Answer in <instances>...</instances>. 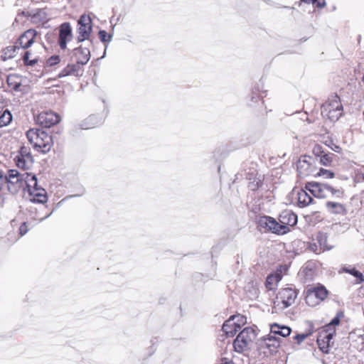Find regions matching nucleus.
<instances>
[{"mask_svg":"<svg viewBox=\"0 0 364 364\" xmlns=\"http://www.w3.org/2000/svg\"><path fill=\"white\" fill-rule=\"evenodd\" d=\"M222 330L227 336L232 337L240 330V324L234 321V317H230V318L223 323Z\"/></svg>","mask_w":364,"mask_h":364,"instance_id":"nucleus-21","label":"nucleus"},{"mask_svg":"<svg viewBox=\"0 0 364 364\" xmlns=\"http://www.w3.org/2000/svg\"><path fill=\"white\" fill-rule=\"evenodd\" d=\"M314 176H322L324 178H332L334 177L335 174L333 172H332L329 170L321 168L319 169L318 172H317L316 173H314Z\"/></svg>","mask_w":364,"mask_h":364,"instance_id":"nucleus-35","label":"nucleus"},{"mask_svg":"<svg viewBox=\"0 0 364 364\" xmlns=\"http://www.w3.org/2000/svg\"><path fill=\"white\" fill-rule=\"evenodd\" d=\"M6 175H4V172L0 170V191H3L6 188Z\"/></svg>","mask_w":364,"mask_h":364,"instance_id":"nucleus-39","label":"nucleus"},{"mask_svg":"<svg viewBox=\"0 0 364 364\" xmlns=\"http://www.w3.org/2000/svg\"><path fill=\"white\" fill-rule=\"evenodd\" d=\"M309 248L316 254H320L326 250H330L332 247L327 245V236L325 233L318 232L316 238L309 243Z\"/></svg>","mask_w":364,"mask_h":364,"instance_id":"nucleus-14","label":"nucleus"},{"mask_svg":"<svg viewBox=\"0 0 364 364\" xmlns=\"http://www.w3.org/2000/svg\"><path fill=\"white\" fill-rule=\"evenodd\" d=\"M33 162V156L30 151L26 147H22L19 155L16 158L17 166L23 169H28L32 166Z\"/></svg>","mask_w":364,"mask_h":364,"instance_id":"nucleus-17","label":"nucleus"},{"mask_svg":"<svg viewBox=\"0 0 364 364\" xmlns=\"http://www.w3.org/2000/svg\"><path fill=\"white\" fill-rule=\"evenodd\" d=\"M258 227L260 230L269 231L277 235H284L287 230V228L279 225L274 218L269 216L260 217L258 220Z\"/></svg>","mask_w":364,"mask_h":364,"instance_id":"nucleus-9","label":"nucleus"},{"mask_svg":"<svg viewBox=\"0 0 364 364\" xmlns=\"http://www.w3.org/2000/svg\"><path fill=\"white\" fill-rule=\"evenodd\" d=\"M298 205L299 207H306L313 202V198L306 192V190H301L298 192Z\"/></svg>","mask_w":364,"mask_h":364,"instance_id":"nucleus-26","label":"nucleus"},{"mask_svg":"<svg viewBox=\"0 0 364 364\" xmlns=\"http://www.w3.org/2000/svg\"><path fill=\"white\" fill-rule=\"evenodd\" d=\"M34 174L26 172L20 173L17 170L8 171L6 175V189L11 194L17 193L23 185H26V181Z\"/></svg>","mask_w":364,"mask_h":364,"instance_id":"nucleus-3","label":"nucleus"},{"mask_svg":"<svg viewBox=\"0 0 364 364\" xmlns=\"http://www.w3.org/2000/svg\"><path fill=\"white\" fill-rule=\"evenodd\" d=\"M313 159L311 156H304L297 161V171L300 177L304 178L310 175H314L315 166L312 164Z\"/></svg>","mask_w":364,"mask_h":364,"instance_id":"nucleus-12","label":"nucleus"},{"mask_svg":"<svg viewBox=\"0 0 364 364\" xmlns=\"http://www.w3.org/2000/svg\"><path fill=\"white\" fill-rule=\"evenodd\" d=\"M73 38L72 28L70 24H60L59 27V34L58 43L61 50H65L67 45Z\"/></svg>","mask_w":364,"mask_h":364,"instance_id":"nucleus-15","label":"nucleus"},{"mask_svg":"<svg viewBox=\"0 0 364 364\" xmlns=\"http://www.w3.org/2000/svg\"><path fill=\"white\" fill-rule=\"evenodd\" d=\"M258 188V183H257V185H253V186H251V188H252V190H255V189H256V188Z\"/></svg>","mask_w":364,"mask_h":364,"instance_id":"nucleus-49","label":"nucleus"},{"mask_svg":"<svg viewBox=\"0 0 364 364\" xmlns=\"http://www.w3.org/2000/svg\"><path fill=\"white\" fill-rule=\"evenodd\" d=\"M255 338V333L251 327H246L240 332L234 341L233 346L237 352L241 353L246 350L250 343Z\"/></svg>","mask_w":364,"mask_h":364,"instance_id":"nucleus-8","label":"nucleus"},{"mask_svg":"<svg viewBox=\"0 0 364 364\" xmlns=\"http://www.w3.org/2000/svg\"><path fill=\"white\" fill-rule=\"evenodd\" d=\"M83 70L80 65L75 62L68 63L67 65L63 68L58 73V77L59 78L65 77L68 76H81L82 75Z\"/></svg>","mask_w":364,"mask_h":364,"instance_id":"nucleus-19","label":"nucleus"},{"mask_svg":"<svg viewBox=\"0 0 364 364\" xmlns=\"http://www.w3.org/2000/svg\"><path fill=\"white\" fill-rule=\"evenodd\" d=\"M342 271L348 273L356 278V284H361L364 282L363 274L354 267H343Z\"/></svg>","mask_w":364,"mask_h":364,"instance_id":"nucleus-28","label":"nucleus"},{"mask_svg":"<svg viewBox=\"0 0 364 364\" xmlns=\"http://www.w3.org/2000/svg\"><path fill=\"white\" fill-rule=\"evenodd\" d=\"M28 141L33 147L43 154L48 152L53 145L52 136L46 131L32 128L26 132Z\"/></svg>","mask_w":364,"mask_h":364,"instance_id":"nucleus-1","label":"nucleus"},{"mask_svg":"<svg viewBox=\"0 0 364 364\" xmlns=\"http://www.w3.org/2000/svg\"><path fill=\"white\" fill-rule=\"evenodd\" d=\"M231 317H234V321L237 322V323H240V326L242 324H244L246 321V318L243 316L237 315V316H232Z\"/></svg>","mask_w":364,"mask_h":364,"instance_id":"nucleus-43","label":"nucleus"},{"mask_svg":"<svg viewBox=\"0 0 364 364\" xmlns=\"http://www.w3.org/2000/svg\"><path fill=\"white\" fill-rule=\"evenodd\" d=\"M327 210L335 215L344 214L346 213V208L344 205L340 203L328 201L326 203Z\"/></svg>","mask_w":364,"mask_h":364,"instance_id":"nucleus-24","label":"nucleus"},{"mask_svg":"<svg viewBox=\"0 0 364 364\" xmlns=\"http://www.w3.org/2000/svg\"><path fill=\"white\" fill-rule=\"evenodd\" d=\"M19 48L18 46L14 45L7 46L1 51V58L2 60L6 61L14 58L16 55V50H19Z\"/></svg>","mask_w":364,"mask_h":364,"instance_id":"nucleus-27","label":"nucleus"},{"mask_svg":"<svg viewBox=\"0 0 364 364\" xmlns=\"http://www.w3.org/2000/svg\"><path fill=\"white\" fill-rule=\"evenodd\" d=\"M3 109H4L3 102L1 101H0V114L2 112Z\"/></svg>","mask_w":364,"mask_h":364,"instance_id":"nucleus-47","label":"nucleus"},{"mask_svg":"<svg viewBox=\"0 0 364 364\" xmlns=\"http://www.w3.org/2000/svg\"><path fill=\"white\" fill-rule=\"evenodd\" d=\"M71 60L81 67L86 65L90 58V51L88 48L80 46L73 49L70 53Z\"/></svg>","mask_w":364,"mask_h":364,"instance_id":"nucleus-13","label":"nucleus"},{"mask_svg":"<svg viewBox=\"0 0 364 364\" xmlns=\"http://www.w3.org/2000/svg\"><path fill=\"white\" fill-rule=\"evenodd\" d=\"M263 345L267 348L270 352H274L279 347L280 341L277 337L269 334L264 338Z\"/></svg>","mask_w":364,"mask_h":364,"instance_id":"nucleus-23","label":"nucleus"},{"mask_svg":"<svg viewBox=\"0 0 364 364\" xmlns=\"http://www.w3.org/2000/svg\"><path fill=\"white\" fill-rule=\"evenodd\" d=\"M274 279V276H268L267 278V284H270Z\"/></svg>","mask_w":364,"mask_h":364,"instance_id":"nucleus-44","label":"nucleus"},{"mask_svg":"<svg viewBox=\"0 0 364 364\" xmlns=\"http://www.w3.org/2000/svg\"><path fill=\"white\" fill-rule=\"evenodd\" d=\"M60 62V57L59 55H52L46 60V65L47 66H54L58 65Z\"/></svg>","mask_w":364,"mask_h":364,"instance_id":"nucleus-38","label":"nucleus"},{"mask_svg":"<svg viewBox=\"0 0 364 364\" xmlns=\"http://www.w3.org/2000/svg\"><path fill=\"white\" fill-rule=\"evenodd\" d=\"M263 97L260 96L258 93V90L256 88H254L250 95V101L249 102V105L254 107L255 104L260 100V98Z\"/></svg>","mask_w":364,"mask_h":364,"instance_id":"nucleus-32","label":"nucleus"},{"mask_svg":"<svg viewBox=\"0 0 364 364\" xmlns=\"http://www.w3.org/2000/svg\"><path fill=\"white\" fill-rule=\"evenodd\" d=\"M51 213H52V212L50 213L46 214L44 217L38 218L39 221H43L46 218H48L51 215Z\"/></svg>","mask_w":364,"mask_h":364,"instance_id":"nucleus-46","label":"nucleus"},{"mask_svg":"<svg viewBox=\"0 0 364 364\" xmlns=\"http://www.w3.org/2000/svg\"><path fill=\"white\" fill-rule=\"evenodd\" d=\"M297 297V292L295 289L287 287L281 289L277 294L274 301L275 311L277 310H284L294 304Z\"/></svg>","mask_w":364,"mask_h":364,"instance_id":"nucleus-5","label":"nucleus"},{"mask_svg":"<svg viewBox=\"0 0 364 364\" xmlns=\"http://www.w3.org/2000/svg\"><path fill=\"white\" fill-rule=\"evenodd\" d=\"M361 174H362V176H363V179L364 180V168L363 169V171L361 172Z\"/></svg>","mask_w":364,"mask_h":364,"instance_id":"nucleus-52","label":"nucleus"},{"mask_svg":"<svg viewBox=\"0 0 364 364\" xmlns=\"http://www.w3.org/2000/svg\"><path fill=\"white\" fill-rule=\"evenodd\" d=\"M279 225H282L287 228L284 234L289 232V227L294 226L297 223V215L291 210H286L282 211L279 217Z\"/></svg>","mask_w":364,"mask_h":364,"instance_id":"nucleus-16","label":"nucleus"},{"mask_svg":"<svg viewBox=\"0 0 364 364\" xmlns=\"http://www.w3.org/2000/svg\"><path fill=\"white\" fill-rule=\"evenodd\" d=\"M50 11L47 9H36L31 11H22L15 18V23L22 21L23 23H48L51 20Z\"/></svg>","mask_w":364,"mask_h":364,"instance_id":"nucleus-4","label":"nucleus"},{"mask_svg":"<svg viewBox=\"0 0 364 364\" xmlns=\"http://www.w3.org/2000/svg\"><path fill=\"white\" fill-rule=\"evenodd\" d=\"M30 56H31V52L28 50H26L24 52L23 56H22V60L23 61V63L26 65L33 66L37 63L38 59L36 58L31 59Z\"/></svg>","mask_w":364,"mask_h":364,"instance_id":"nucleus-31","label":"nucleus"},{"mask_svg":"<svg viewBox=\"0 0 364 364\" xmlns=\"http://www.w3.org/2000/svg\"><path fill=\"white\" fill-rule=\"evenodd\" d=\"M12 121V114L8 110H3L0 114V127L7 126Z\"/></svg>","mask_w":364,"mask_h":364,"instance_id":"nucleus-30","label":"nucleus"},{"mask_svg":"<svg viewBox=\"0 0 364 364\" xmlns=\"http://www.w3.org/2000/svg\"><path fill=\"white\" fill-rule=\"evenodd\" d=\"M342 317H343V313L341 311L338 312L336 316L331 321V322L323 327V329L328 332H331V331H336L335 326L340 323V321Z\"/></svg>","mask_w":364,"mask_h":364,"instance_id":"nucleus-29","label":"nucleus"},{"mask_svg":"<svg viewBox=\"0 0 364 364\" xmlns=\"http://www.w3.org/2000/svg\"><path fill=\"white\" fill-rule=\"evenodd\" d=\"M92 32V24H79V27L77 30V42L82 43L85 41H90Z\"/></svg>","mask_w":364,"mask_h":364,"instance_id":"nucleus-20","label":"nucleus"},{"mask_svg":"<svg viewBox=\"0 0 364 364\" xmlns=\"http://www.w3.org/2000/svg\"><path fill=\"white\" fill-rule=\"evenodd\" d=\"M221 364H234V363H233V362L230 361V362L223 363Z\"/></svg>","mask_w":364,"mask_h":364,"instance_id":"nucleus-51","label":"nucleus"},{"mask_svg":"<svg viewBox=\"0 0 364 364\" xmlns=\"http://www.w3.org/2000/svg\"><path fill=\"white\" fill-rule=\"evenodd\" d=\"M308 336V334L301 333L297 334L294 337V339L298 344H301Z\"/></svg>","mask_w":364,"mask_h":364,"instance_id":"nucleus-41","label":"nucleus"},{"mask_svg":"<svg viewBox=\"0 0 364 364\" xmlns=\"http://www.w3.org/2000/svg\"><path fill=\"white\" fill-rule=\"evenodd\" d=\"M328 293L326 287L321 284L311 287L306 291V303L310 306H315L327 297Z\"/></svg>","mask_w":364,"mask_h":364,"instance_id":"nucleus-7","label":"nucleus"},{"mask_svg":"<svg viewBox=\"0 0 364 364\" xmlns=\"http://www.w3.org/2000/svg\"><path fill=\"white\" fill-rule=\"evenodd\" d=\"M20 83H17L14 86V90H17L20 87Z\"/></svg>","mask_w":364,"mask_h":364,"instance_id":"nucleus-48","label":"nucleus"},{"mask_svg":"<svg viewBox=\"0 0 364 364\" xmlns=\"http://www.w3.org/2000/svg\"><path fill=\"white\" fill-rule=\"evenodd\" d=\"M107 48V45H105V51H104V53H103V55L102 56V58H104L105 56Z\"/></svg>","mask_w":364,"mask_h":364,"instance_id":"nucleus-50","label":"nucleus"},{"mask_svg":"<svg viewBox=\"0 0 364 364\" xmlns=\"http://www.w3.org/2000/svg\"><path fill=\"white\" fill-rule=\"evenodd\" d=\"M35 120L36 124L46 127L49 128L56 124H58L60 120V116L54 112L52 111H46L39 113L36 117Z\"/></svg>","mask_w":364,"mask_h":364,"instance_id":"nucleus-11","label":"nucleus"},{"mask_svg":"<svg viewBox=\"0 0 364 364\" xmlns=\"http://www.w3.org/2000/svg\"><path fill=\"white\" fill-rule=\"evenodd\" d=\"M335 334V331L328 332L325 329H323L318 334L317 338V344L319 349L324 353H328L329 351L330 342Z\"/></svg>","mask_w":364,"mask_h":364,"instance_id":"nucleus-18","label":"nucleus"},{"mask_svg":"<svg viewBox=\"0 0 364 364\" xmlns=\"http://www.w3.org/2000/svg\"><path fill=\"white\" fill-rule=\"evenodd\" d=\"M333 154L330 153H325L323 155H321L320 158V162L323 166H329L332 162Z\"/></svg>","mask_w":364,"mask_h":364,"instance_id":"nucleus-36","label":"nucleus"},{"mask_svg":"<svg viewBox=\"0 0 364 364\" xmlns=\"http://www.w3.org/2000/svg\"><path fill=\"white\" fill-rule=\"evenodd\" d=\"M113 34L109 33H108L107 31L104 30H100L99 31V38L100 41L103 43H109L112 41Z\"/></svg>","mask_w":364,"mask_h":364,"instance_id":"nucleus-34","label":"nucleus"},{"mask_svg":"<svg viewBox=\"0 0 364 364\" xmlns=\"http://www.w3.org/2000/svg\"><path fill=\"white\" fill-rule=\"evenodd\" d=\"M307 270H308V267H306L304 268V271H305V272H306Z\"/></svg>","mask_w":364,"mask_h":364,"instance_id":"nucleus-53","label":"nucleus"},{"mask_svg":"<svg viewBox=\"0 0 364 364\" xmlns=\"http://www.w3.org/2000/svg\"><path fill=\"white\" fill-rule=\"evenodd\" d=\"M96 20L98 19L92 14H85L80 16V19L77 21V23H92V21H95Z\"/></svg>","mask_w":364,"mask_h":364,"instance_id":"nucleus-33","label":"nucleus"},{"mask_svg":"<svg viewBox=\"0 0 364 364\" xmlns=\"http://www.w3.org/2000/svg\"><path fill=\"white\" fill-rule=\"evenodd\" d=\"M300 3L312 4L316 7L322 9L326 6L325 0H300Z\"/></svg>","mask_w":364,"mask_h":364,"instance_id":"nucleus-37","label":"nucleus"},{"mask_svg":"<svg viewBox=\"0 0 364 364\" xmlns=\"http://www.w3.org/2000/svg\"><path fill=\"white\" fill-rule=\"evenodd\" d=\"M18 230L20 235L23 236L28 231L27 223L26 222L23 223L19 227Z\"/></svg>","mask_w":364,"mask_h":364,"instance_id":"nucleus-42","label":"nucleus"},{"mask_svg":"<svg viewBox=\"0 0 364 364\" xmlns=\"http://www.w3.org/2000/svg\"><path fill=\"white\" fill-rule=\"evenodd\" d=\"M35 37L36 31L32 29H28L19 36V44L23 49L28 48L34 42Z\"/></svg>","mask_w":364,"mask_h":364,"instance_id":"nucleus-22","label":"nucleus"},{"mask_svg":"<svg viewBox=\"0 0 364 364\" xmlns=\"http://www.w3.org/2000/svg\"><path fill=\"white\" fill-rule=\"evenodd\" d=\"M271 333L279 335L282 337H287L290 335L291 329L287 326H280L277 323L271 325Z\"/></svg>","mask_w":364,"mask_h":364,"instance_id":"nucleus-25","label":"nucleus"},{"mask_svg":"<svg viewBox=\"0 0 364 364\" xmlns=\"http://www.w3.org/2000/svg\"><path fill=\"white\" fill-rule=\"evenodd\" d=\"M332 150H333L334 151L336 152H338L339 153L341 150V149L340 148V146H337V145H335L333 147L331 148Z\"/></svg>","mask_w":364,"mask_h":364,"instance_id":"nucleus-45","label":"nucleus"},{"mask_svg":"<svg viewBox=\"0 0 364 364\" xmlns=\"http://www.w3.org/2000/svg\"><path fill=\"white\" fill-rule=\"evenodd\" d=\"M313 153L316 156L321 158V155H323L325 154L324 151L323 150L322 146L320 145H316L313 149Z\"/></svg>","mask_w":364,"mask_h":364,"instance_id":"nucleus-40","label":"nucleus"},{"mask_svg":"<svg viewBox=\"0 0 364 364\" xmlns=\"http://www.w3.org/2000/svg\"><path fill=\"white\" fill-rule=\"evenodd\" d=\"M26 187L28 188L29 195L32 197L31 198V201L43 204L47 202V193L45 189L38 186L36 175L30 176L27 179Z\"/></svg>","mask_w":364,"mask_h":364,"instance_id":"nucleus-6","label":"nucleus"},{"mask_svg":"<svg viewBox=\"0 0 364 364\" xmlns=\"http://www.w3.org/2000/svg\"><path fill=\"white\" fill-rule=\"evenodd\" d=\"M323 109L331 121H336L342 115L343 106L336 95L323 105Z\"/></svg>","mask_w":364,"mask_h":364,"instance_id":"nucleus-10","label":"nucleus"},{"mask_svg":"<svg viewBox=\"0 0 364 364\" xmlns=\"http://www.w3.org/2000/svg\"><path fill=\"white\" fill-rule=\"evenodd\" d=\"M305 189L309 191L314 197L318 198H325L331 194L333 197L341 198L343 196V190L342 188H335L328 184L309 182L305 185Z\"/></svg>","mask_w":364,"mask_h":364,"instance_id":"nucleus-2","label":"nucleus"}]
</instances>
